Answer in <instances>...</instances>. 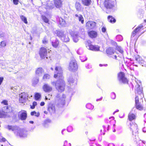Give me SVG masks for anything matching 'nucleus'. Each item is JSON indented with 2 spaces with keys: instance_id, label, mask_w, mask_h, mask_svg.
<instances>
[{
  "instance_id": "obj_1",
  "label": "nucleus",
  "mask_w": 146,
  "mask_h": 146,
  "mask_svg": "<svg viewBox=\"0 0 146 146\" xmlns=\"http://www.w3.org/2000/svg\"><path fill=\"white\" fill-rule=\"evenodd\" d=\"M62 67L60 66H56L55 68L54 74V77L56 78L58 77L59 79L56 81H52L51 84L55 87L56 89L59 92H63L65 89V83L63 80L62 76Z\"/></svg>"
},
{
  "instance_id": "obj_2",
  "label": "nucleus",
  "mask_w": 146,
  "mask_h": 146,
  "mask_svg": "<svg viewBox=\"0 0 146 146\" xmlns=\"http://www.w3.org/2000/svg\"><path fill=\"white\" fill-rule=\"evenodd\" d=\"M142 88L141 86V83L140 81L138 80L137 82V84L135 86V94L136 97L135 98V103L136 108H134L132 110L136 109L139 110H142L143 109L142 106L139 103V98H140L143 97V93Z\"/></svg>"
},
{
  "instance_id": "obj_3",
  "label": "nucleus",
  "mask_w": 146,
  "mask_h": 146,
  "mask_svg": "<svg viewBox=\"0 0 146 146\" xmlns=\"http://www.w3.org/2000/svg\"><path fill=\"white\" fill-rule=\"evenodd\" d=\"M56 97L57 99V102L58 106L62 107L64 105L66 98L65 95L63 94L61 96L60 94H58L56 96Z\"/></svg>"
},
{
  "instance_id": "obj_4",
  "label": "nucleus",
  "mask_w": 146,
  "mask_h": 146,
  "mask_svg": "<svg viewBox=\"0 0 146 146\" xmlns=\"http://www.w3.org/2000/svg\"><path fill=\"white\" fill-rule=\"evenodd\" d=\"M115 0H105L104 3L105 7L107 9H111L115 7Z\"/></svg>"
},
{
  "instance_id": "obj_5",
  "label": "nucleus",
  "mask_w": 146,
  "mask_h": 146,
  "mask_svg": "<svg viewBox=\"0 0 146 146\" xmlns=\"http://www.w3.org/2000/svg\"><path fill=\"white\" fill-rule=\"evenodd\" d=\"M117 79L120 83L123 84L128 83V80L125 77V74L123 72H120L117 74Z\"/></svg>"
},
{
  "instance_id": "obj_6",
  "label": "nucleus",
  "mask_w": 146,
  "mask_h": 146,
  "mask_svg": "<svg viewBox=\"0 0 146 146\" xmlns=\"http://www.w3.org/2000/svg\"><path fill=\"white\" fill-rule=\"evenodd\" d=\"M78 68V64L75 60H72L69 63L68 69L69 70L72 72L76 71Z\"/></svg>"
},
{
  "instance_id": "obj_7",
  "label": "nucleus",
  "mask_w": 146,
  "mask_h": 146,
  "mask_svg": "<svg viewBox=\"0 0 146 146\" xmlns=\"http://www.w3.org/2000/svg\"><path fill=\"white\" fill-rule=\"evenodd\" d=\"M130 129L132 131L133 135H134L136 137L138 135V130L137 128V124L132 123H130Z\"/></svg>"
},
{
  "instance_id": "obj_8",
  "label": "nucleus",
  "mask_w": 146,
  "mask_h": 146,
  "mask_svg": "<svg viewBox=\"0 0 146 146\" xmlns=\"http://www.w3.org/2000/svg\"><path fill=\"white\" fill-rule=\"evenodd\" d=\"M15 134L17 136H19L20 137L25 138L27 137L28 133L25 130L19 129L17 132H15Z\"/></svg>"
},
{
  "instance_id": "obj_9",
  "label": "nucleus",
  "mask_w": 146,
  "mask_h": 146,
  "mask_svg": "<svg viewBox=\"0 0 146 146\" xmlns=\"http://www.w3.org/2000/svg\"><path fill=\"white\" fill-rule=\"evenodd\" d=\"M143 24L140 25L135 30L133 31L131 36V38H132L136 35V34H138L143 29Z\"/></svg>"
},
{
  "instance_id": "obj_10",
  "label": "nucleus",
  "mask_w": 146,
  "mask_h": 146,
  "mask_svg": "<svg viewBox=\"0 0 146 146\" xmlns=\"http://www.w3.org/2000/svg\"><path fill=\"white\" fill-rule=\"evenodd\" d=\"M47 52L46 48L44 47H42L40 48L39 52V54L42 58L44 59L45 58H48L47 56Z\"/></svg>"
},
{
  "instance_id": "obj_11",
  "label": "nucleus",
  "mask_w": 146,
  "mask_h": 146,
  "mask_svg": "<svg viewBox=\"0 0 146 146\" xmlns=\"http://www.w3.org/2000/svg\"><path fill=\"white\" fill-rule=\"evenodd\" d=\"M19 102L21 103H24L28 97L27 94L25 92L19 94Z\"/></svg>"
},
{
  "instance_id": "obj_12",
  "label": "nucleus",
  "mask_w": 146,
  "mask_h": 146,
  "mask_svg": "<svg viewBox=\"0 0 146 146\" xmlns=\"http://www.w3.org/2000/svg\"><path fill=\"white\" fill-rule=\"evenodd\" d=\"M42 89L45 92H50L52 90V86L47 83H45L42 86Z\"/></svg>"
},
{
  "instance_id": "obj_13",
  "label": "nucleus",
  "mask_w": 146,
  "mask_h": 146,
  "mask_svg": "<svg viewBox=\"0 0 146 146\" xmlns=\"http://www.w3.org/2000/svg\"><path fill=\"white\" fill-rule=\"evenodd\" d=\"M68 80L70 85L75 86L76 84V79L75 78V75H74L70 77Z\"/></svg>"
},
{
  "instance_id": "obj_14",
  "label": "nucleus",
  "mask_w": 146,
  "mask_h": 146,
  "mask_svg": "<svg viewBox=\"0 0 146 146\" xmlns=\"http://www.w3.org/2000/svg\"><path fill=\"white\" fill-rule=\"evenodd\" d=\"M27 114L26 111L23 110L19 112V117L21 120H25L27 117Z\"/></svg>"
},
{
  "instance_id": "obj_15",
  "label": "nucleus",
  "mask_w": 146,
  "mask_h": 146,
  "mask_svg": "<svg viewBox=\"0 0 146 146\" xmlns=\"http://www.w3.org/2000/svg\"><path fill=\"white\" fill-rule=\"evenodd\" d=\"M86 46H88V48L92 50L95 51L100 50V47L98 45L94 46L88 43Z\"/></svg>"
},
{
  "instance_id": "obj_16",
  "label": "nucleus",
  "mask_w": 146,
  "mask_h": 146,
  "mask_svg": "<svg viewBox=\"0 0 146 146\" xmlns=\"http://www.w3.org/2000/svg\"><path fill=\"white\" fill-rule=\"evenodd\" d=\"M9 131H12L14 132L15 134V132H18V130H19V128L16 126H12L7 125L5 127Z\"/></svg>"
},
{
  "instance_id": "obj_17",
  "label": "nucleus",
  "mask_w": 146,
  "mask_h": 146,
  "mask_svg": "<svg viewBox=\"0 0 146 146\" xmlns=\"http://www.w3.org/2000/svg\"><path fill=\"white\" fill-rule=\"evenodd\" d=\"M96 25V23L93 21H89L86 23V27L89 29H92L94 28Z\"/></svg>"
},
{
  "instance_id": "obj_18",
  "label": "nucleus",
  "mask_w": 146,
  "mask_h": 146,
  "mask_svg": "<svg viewBox=\"0 0 146 146\" xmlns=\"http://www.w3.org/2000/svg\"><path fill=\"white\" fill-rule=\"evenodd\" d=\"M44 72V70L41 68H39L37 69L36 70V76H40L42 75Z\"/></svg>"
},
{
  "instance_id": "obj_19",
  "label": "nucleus",
  "mask_w": 146,
  "mask_h": 146,
  "mask_svg": "<svg viewBox=\"0 0 146 146\" xmlns=\"http://www.w3.org/2000/svg\"><path fill=\"white\" fill-rule=\"evenodd\" d=\"M115 52V49L112 47H109L106 50V53L108 55H111Z\"/></svg>"
},
{
  "instance_id": "obj_20",
  "label": "nucleus",
  "mask_w": 146,
  "mask_h": 146,
  "mask_svg": "<svg viewBox=\"0 0 146 146\" xmlns=\"http://www.w3.org/2000/svg\"><path fill=\"white\" fill-rule=\"evenodd\" d=\"M72 38L74 42H76L78 41L79 36L77 33H74L72 34Z\"/></svg>"
},
{
  "instance_id": "obj_21",
  "label": "nucleus",
  "mask_w": 146,
  "mask_h": 146,
  "mask_svg": "<svg viewBox=\"0 0 146 146\" xmlns=\"http://www.w3.org/2000/svg\"><path fill=\"white\" fill-rule=\"evenodd\" d=\"M88 35L92 38H96L97 35V32L94 31H91L88 33Z\"/></svg>"
},
{
  "instance_id": "obj_22",
  "label": "nucleus",
  "mask_w": 146,
  "mask_h": 146,
  "mask_svg": "<svg viewBox=\"0 0 146 146\" xmlns=\"http://www.w3.org/2000/svg\"><path fill=\"white\" fill-rule=\"evenodd\" d=\"M57 21L58 23L62 26H64L66 24L65 21L62 18L58 17L57 19Z\"/></svg>"
},
{
  "instance_id": "obj_23",
  "label": "nucleus",
  "mask_w": 146,
  "mask_h": 146,
  "mask_svg": "<svg viewBox=\"0 0 146 146\" xmlns=\"http://www.w3.org/2000/svg\"><path fill=\"white\" fill-rule=\"evenodd\" d=\"M135 60L142 66H143V64L145 62L144 60H143L142 58L139 55L135 57Z\"/></svg>"
},
{
  "instance_id": "obj_24",
  "label": "nucleus",
  "mask_w": 146,
  "mask_h": 146,
  "mask_svg": "<svg viewBox=\"0 0 146 146\" xmlns=\"http://www.w3.org/2000/svg\"><path fill=\"white\" fill-rule=\"evenodd\" d=\"M63 0H54V4L57 8L61 7L62 5V2Z\"/></svg>"
},
{
  "instance_id": "obj_25",
  "label": "nucleus",
  "mask_w": 146,
  "mask_h": 146,
  "mask_svg": "<svg viewBox=\"0 0 146 146\" xmlns=\"http://www.w3.org/2000/svg\"><path fill=\"white\" fill-rule=\"evenodd\" d=\"M75 16L78 18L79 21L81 22L82 24H83L84 23V19L82 15L80 14L78 15L76 14Z\"/></svg>"
},
{
  "instance_id": "obj_26",
  "label": "nucleus",
  "mask_w": 146,
  "mask_h": 146,
  "mask_svg": "<svg viewBox=\"0 0 146 146\" xmlns=\"http://www.w3.org/2000/svg\"><path fill=\"white\" fill-rule=\"evenodd\" d=\"M136 116L135 114L133 113H130L128 116V119L130 121L135 119Z\"/></svg>"
},
{
  "instance_id": "obj_27",
  "label": "nucleus",
  "mask_w": 146,
  "mask_h": 146,
  "mask_svg": "<svg viewBox=\"0 0 146 146\" xmlns=\"http://www.w3.org/2000/svg\"><path fill=\"white\" fill-rule=\"evenodd\" d=\"M136 143L137 146H146V142L144 141L139 140L137 141Z\"/></svg>"
},
{
  "instance_id": "obj_28",
  "label": "nucleus",
  "mask_w": 146,
  "mask_h": 146,
  "mask_svg": "<svg viewBox=\"0 0 146 146\" xmlns=\"http://www.w3.org/2000/svg\"><path fill=\"white\" fill-rule=\"evenodd\" d=\"M59 42L56 39L52 41V46L54 48H57L59 44Z\"/></svg>"
},
{
  "instance_id": "obj_29",
  "label": "nucleus",
  "mask_w": 146,
  "mask_h": 146,
  "mask_svg": "<svg viewBox=\"0 0 146 146\" xmlns=\"http://www.w3.org/2000/svg\"><path fill=\"white\" fill-rule=\"evenodd\" d=\"M63 42H67L69 41L70 39L67 34H65L64 36L62 37L61 39Z\"/></svg>"
},
{
  "instance_id": "obj_30",
  "label": "nucleus",
  "mask_w": 146,
  "mask_h": 146,
  "mask_svg": "<svg viewBox=\"0 0 146 146\" xmlns=\"http://www.w3.org/2000/svg\"><path fill=\"white\" fill-rule=\"evenodd\" d=\"M75 8L76 10L78 11H80L82 9L81 4L78 2H76L75 4Z\"/></svg>"
},
{
  "instance_id": "obj_31",
  "label": "nucleus",
  "mask_w": 146,
  "mask_h": 146,
  "mask_svg": "<svg viewBox=\"0 0 146 146\" xmlns=\"http://www.w3.org/2000/svg\"><path fill=\"white\" fill-rule=\"evenodd\" d=\"M39 81V79L38 77L34 78L32 80L33 84L34 86H36L38 83Z\"/></svg>"
},
{
  "instance_id": "obj_32",
  "label": "nucleus",
  "mask_w": 146,
  "mask_h": 146,
  "mask_svg": "<svg viewBox=\"0 0 146 146\" xmlns=\"http://www.w3.org/2000/svg\"><path fill=\"white\" fill-rule=\"evenodd\" d=\"M82 3L85 5L88 6L89 5L91 2V0H82Z\"/></svg>"
},
{
  "instance_id": "obj_33",
  "label": "nucleus",
  "mask_w": 146,
  "mask_h": 146,
  "mask_svg": "<svg viewBox=\"0 0 146 146\" xmlns=\"http://www.w3.org/2000/svg\"><path fill=\"white\" fill-rule=\"evenodd\" d=\"M144 127L143 128V131L144 132H146V113H145L144 116Z\"/></svg>"
},
{
  "instance_id": "obj_34",
  "label": "nucleus",
  "mask_w": 146,
  "mask_h": 146,
  "mask_svg": "<svg viewBox=\"0 0 146 146\" xmlns=\"http://www.w3.org/2000/svg\"><path fill=\"white\" fill-rule=\"evenodd\" d=\"M48 110L51 113H52L55 112V109L54 106H52L48 107Z\"/></svg>"
},
{
  "instance_id": "obj_35",
  "label": "nucleus",
  "mask_w": 146,
  "mask_h": 146,
  "mask_svg": "<svg viewBox=\"0 0 146 146\" xmlns=\"http://www.w3.org/2000/svg\"><path fill=\"white\" fill-rule=\"evenodd\" d=\"M116 48V50L122 54L121 57H122L123 56V54L124 52L123 49L121 47L119 46H117Z\"/></svg>"
},
{
  "instance_id": "obj_36",
  "label": "nucleus",
  "mask_w": 146,
  "mask_h": 146,
  "mask_svg": "<svg viewBox=\"0 0 146 146\" xmlns=\"http://www.w3.org/2000/svg\"><path fill=\"white\" fill-rule=\"evenodd\" d=\"M108 21L111 23H115L116 20L115 18L111 16H108Z\"/></svg>"
},
{
  "instance_id": "obj_37",
  "label": "nucleus",
  "mask_w": 146,
  "mask_h": 146,
  "mask_svg": "<svg viewBox=\"0 0 146 146\" xmlns=\"http://www.w3.org/2000/svg\"><path fill=\"white\" fill-rule=\"evenodd\" d=\"M7 116V113L3 111H0V118H5Z\"/></svg>"
},
{
  "instance_id": "obj_38",
  "label": "nucleus",
  "mask_w": 146,
  "mask_h": 146,
  "mask_svg": "<svg viewBox=\"0 0 146 146\" xmlns=\"http://www.w3.org/2000/svg\"><path fill=\"white\" fill-rule=\"evenodd\" d=\"M57 36L61 38V39L62 37H63L65 35L64 34L63 32L61 31H59L57 32Z\"/></svg>"
},
{
  "instance_id": "obj_39",
  "label": "nucleus",
  "mask_w": 146,
  "mask_h": 146,
  "mask_svg": "<svg viewBox=\"0 0 146 146\" xmlns=\"http://www.w3.org/2000/svg\"><path fill=\"white\" fill-rule=\"evenodd\" d=\"M50 76L48 74H45L43 77L42 79L43 80L46 81L47 80L49 79L50 78Z\"/></svg>"
},
{
  "instance_id": "obj_40",
  "label": "nucleus",
  "mask_w": 146,
  "mask_h": 146,
  "mask_svg": "<svg viewBox=\"0 0 146 146\" xmlns=\"http://www.w3.org/2000/svg\"><path fill=\"white\" fill-rule=\"evenodd\" d=\"M41 17L42 20L45 23H48L49 20L45 16L42 15Z\"/></svg>"
},
{
  "instance_id": "obj_41",
  "label": "nucleus",
  "mask_w": 146,
  "mask_h": 146,
  "mask_svg": "<svg viewBox=\"0 0 146 146\" xmlns=\"http://www.w3.org/2000/svg\"><path fill=\"white\" fill-rule=\"evenodd\" d=\"M20 18L22 21H23L25 23H27L28 22L27 20V19L23 15H21L20 16Z\"/></svg>"
},
{
  "instance_id": "obj_42",
  "label": "nucleus",
  "mask_w": 146,
  "mask_h": 146,
  "mask_svg": "<svg viewBox=\"0 0 146 146\" xmlns=\"http://www.w3.org/2000/svg\"><path fill=\"white\" fill-rule=\"evenodd\" d=\"M86 108L92 110L94 108V106L90 103H88L86 105Z\"/></svg>"
},
{
  "instance_id": "obj_43",
  "label": "nucleus",
  "mask_w": 146,
  "mask_h": 146,
  "mask_svg": "<svg viewBox=\"0 0 146 146\" xmlns=\"http://www.w3.org/2000/svg\"><path fill=\"white\" fill-rule=\"evenodd\" d=\"M31 115H35L36 117H38L40 115V113L39 112L36 113L35 111L31 112Z\"/></svg>"
},
{
  "instance_id": "obj_44",
  "label": "nucleus",
  "mask_w": 146,
  "mask_h": 146,
  "mask_svg": "<svg viewBox=\"0 0 146 146\" xmlns=\"http://www.w3.org/2000/svg\"><path fill=\"white\" fill-rule=\"evenodd\" d=\"M54 7V5L52 4H51L50 5H49L48 4H47L46 9H52Z\"/></svg>"
},
{
  "instance_id": "obj_45",
  "label": "nucleus",
  "mask_w": 146,
  "mask_h": 146,
  "mask_svg": "<svg viewBox=\"0 0 146 146\" xmlns=\"http://www.w3.org/2000/svg\"><path fill=\"white\" fill-rule=\"evenodd\" d=\"M41 97V94L39 93H36L35 95V98L36 100H39Z\"/></svg>"
},
{
  "instance_id": "obj_46",
  "label": "nucleus",
  "mask_w": 146,
  "mask_h": 146,
  "mask_svg": "<svg viewBox=\"0 0 146 146\" xmlns=\"http://www.w3.org/2000/svg\"><path fill=\"white\" fill-rule=\"evenodd\" d=\"M71 144L70 143H68V141L66 140L64 142V143L63 146H71Z\"/></svg>"
},
{
  "instance_id": "obj_47",
  "label": "nucleus",
  "mask_w": 146,
  "mask_h": 146,
  "mask_svg": "<svg viewBox=\"0 0 146 146\" xmlns=\"http://www.w3.org/2000/svg\"><path fill=\"white\" fill-rule=\"evenodd\" d=\"M111 97L113 99H114L116 98V95L115 93L112 92L111 94Z\"/></svg>"
},
{
  "instance_id": "obj_48",
  "label": "nucleus",
  "mask_w": 146,
  "mask_h": 146,
  "mask_svg": "<svg viewBox=\"0 0 146 146\" xmlns=\"http://www.w3.org/2000/svg\"><path fill=\"white\" fill-rule=\"evenodd\" d=\"M73 127L71 126H69L67 128V130L69 132H71L73 130Z\"/></svg>"
},
{
  "instance_id": "obj_49",
  "label": "nucleus",
  "mask_w": 146,
  "mask_h": 146,
  "mask_svg": "<svg viewBox=\"0 0 146 146\" xmlns=\"http://www.w3.org/2000/svg\"><path fill=\"white\" fill-rule=\"evenodd\" d=\"M6 45V42L5 41H2L1 42L0 46L2 47H4Z\"/></svg>"
},
{
  "instance_id": "obj_50",
  "label": "nucleus",
  "mask_w": 146,
  "mask_h": 146,
  "mask_svg": "<svg viewBox=\"0 0 146 146\" xmlns=\"http://www.w3.org/2000/svg\"><path fill=\"white\" fill-rule=\"evenodd\" d=\"M83 52V50L81 48L79 49L77 51V53L79 54H82Z\"/></svg>"
},
{
  "instance_id": "obj_51",
  "label": "nucleus",
  "mask_w": 146,
  "mask_h": 146,
  "mask_svg": "<svg viewBox=\"0 0 146 146\" xmlns=\"http://www.w3.org/2000/svg\"><path fill=\"white\" fill-rule=\"evenodd\" d=\"M37 105V103L36 102H33V105L31 106V109H34L35 108V106H36Z\"/></svg>"
},
{
  "instance_id": "obj_52",
  "label": "nucleus",
  "mask_w": 146,
  "mask_h": 146,
  "mask_svg": "<svg viewBox=\"0 0 146 146\" xmlns=\"http://www.w3.org/2000/svg\"><path fill=\"white\" fill-rule=\"evenodd\" d=\"M106 30V28L105 27L103 26L102 27L101 31L103 33H105Z\"/></svg>"
},
{
  "instance_id": "obj_53",
  "label": "nucleus",
  "mask_w": 146,
  "mask_h": 146,
  "mask_svg": "<svg viewBox=\"0 0 146 146\" xmlns=\"http://www.w3.org/2000/svg\"><path fill=\"white\" fill-rule=\"evenodd\" d=\"M80 59L82 62H84V61L86 60L87 59V58L85 57H81L80 56Z\"/></svg>"
},
{
  "instance_id": "obj_54",
  "label": "nucleus",
  "mask_w": 146,
  "mask_h": 146,
  "mask_svg": "<svg viewBox=\"0 0 146 146\" xmlns=\"http://www.w3.org/2000/svg\"><path fill=\"white\" fill-rule=\"evenodd\" d=\"M116 38L117 39H118V38H119V41H120V40H122L123 39V38H122V36H121V35H118L116 36Z\"/></svg>"
},
{
  "instance_id": "obj_55",
  "label": "nucleus",
  "mask_w": 146,
  "mask_h": 146,
  "mask_svg": "<svg viewBox=\"0 0 146 146\" xmlns=\"http://www.w3.org/2000/svg\"><path fill=\"white\" fill-rule=\"evenodd\" d=\"M50 122L51 121L49 119H47L46 120L44 121V126H45L46 124H47L48 123H50Z\"/></svg>"
},
{
  "instance_id": "obj_56",
  "label": "nucleus",
  "mask_w": 146,
  "mask_h": 146,
  "mask_svg": "<svg viewBox=\"0 0 146 146\" xmlns=\"http://www.w3.org/2000/svg\"><path fill=\"white\" fill-rule=\"evenodd\" d=\"M1 103L5 105H7L8 101L5 100H3L1 102Z\"/></svg>"
},
{
  "instance_id": "obj_57",
  "label": "nucleus",
  "mask_w": 146,
  "mask_h": 146,
  "mask_svg": "<svg viewBox=\"0 0 146 146\" xmlns=\"http://www.w3.org/2000/svg\"><path fill=\"white\" fill-rule=\"evenodd\" d=\"M19 0H13V2L14 4L17 5L18 4Z\"/></svg>"
},
{
  "instance_id": "obj_58",
  "label": "nucleus",
  "mask_w": 146,
  "mask_h": 146,
  "mask_svg": "<svg viewBox=\"0 0 146 146\" xmlns=\"http://www.w3.org/2000/svg\"><path fill=\"white\" fill-rule=\"evenodd\" d=\"M42 42L43 44H46L48 42V41L46 40V39L45 38H44L42 40Z\"/></svg>"
},
{
  "instance_id": "obj_59",
  "label": "nucleus",
  "mask_w": 146,
  "mask_h": 146,
  "mask_svg": "<svg viewBox=\"0 0 146 146\" xmlns=\"http://www.w3.org/2000/svg\"><path fill=\"white\" fill-rule=\"evenodd\" d=\"M3 80V77H0V85H1Z\"/></svg>"
},
{
  "instance_id": "obj_60",
  "label": "nucleus",
  "mask_w": 146,
  "mask_h": 146,
  "mask_svg": "<svg viewBox=\"0 0 146 146\" xmlns=\"http://www.w3.org/2000/svg\"><path fill=\"white\" fill-rule=\"evenodd\" d=\"M5 33H3L0 34V37L1 38L5 36Z\"/></svg>"
},
{
  "instance_id": "obj_61",
  "label": "nucleus",
  "mask_w": 146,
  "mask_h": 146,
  "mask_svg": "<svg viewBox=\"0 0 146 146\" xmlns=\"http://www.w3.org/2000/svg\"><path fill=\"white\" fill-rule=\"evenodd\" d=\"M108 146H115V145L113 143H110L108 145Z\"/></svg>"
},
{
  "instance_id": "obj_62",
  "label": "nucleus",
  "mask_w": 146,
  "mask_h": 146,
  "mask_svg": "<svg viewBox=\"0 0 146 146\" xmlns=\"http://www.w3.org/2000/svg\"><path fill=\"white\" fill-rule=\"evenodd\" d=\"M102 98H103V97H101L100 99H97L96 100V101L97 102H98V101H101L102 100Z\"/></svg>"
},
{
  "instance_id": "obj_63",
  "label": "nucleus",
  "mask_w": 146,
  "mask_h": 146,
  "mask_svg": "<svg viewBox=\"0 0 146 146\" xmlns=\"http://www.w3.org/2000/svg\"><path fill=\"white\" fill-rule=\"evenodd\" d=\"M1 140L2 141H3V142H5V141H6V139L5 138L2 137L1 138Z\"/></svg>"
},
{
  "instance_id": "obj_64",
  "label": "nucleus",
  "mask_w": 146,
  "mask_h": 146,
  "mask_svg": "<svg viewBox=\"0 0 146 146\" xmlns=\"http://www.w3.org/2000/svg\"><path fill=\"white\" fill-rule=\"evenodd\" d=\"M44 105V102H42L40 103V105L41 106H43Z\"/></svg>"
}]
</instances>
